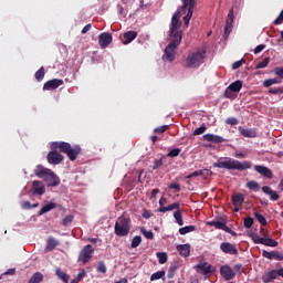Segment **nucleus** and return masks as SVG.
I'll use <instances>...</instances> for the list:
<instances>
[{"label":"nucleus","mask_w":283,"mask_h":283,"mask_svg":"<svg viewBox=\"0 0 283 283\" xmlns=\"http://www.w3.org/2000/svg\"><path fill=\"white\" fill-rule=\"evenodd\" d=\"M181 10H177L171 18L169 36L171 41L165 49L163 61H169L170 63L176 60V49L182 43V22H180V14L185 13L188 8V13L184 17L185 25H189V21L193 17V8H196V0H182Z\"/></svg>","instance_id":"f257e3e1"},{"label":"nucleus","mask_w":283,"mask_h":283,"mask_svg":"<svg viewBox=\"0 0 283 283\" xmlns=\"http://www.w3.org/2000/svg\"><path fill=\"white\" fill-rule=\"evenodd\" d=\"M50 147L51 151L46 156L50 165H61V161L64 160V157L61 154H65L69 160L74 163L83 151L81 145L71 146L67 142H53ZM59 151H61V154Z\"/></svg>","instance_id":"f03ea898"},{"label":"nucleus","mask_w":283,"mask_h":283,"mask_svg":"<svg viewBox=\"0 0 283 283\" xmlns=\"http://www.w3.org/2000/svg\"><path fill=\"white\" fill-rule=\"evenodd\" d=\"M213 167L217 169H237V171H244V169H251V161H240L231 159L229 157H221L218 159V163L213 164Z\"/></svg>","instance_id":"7ed1b4c3"},{"label":"nucleus","mask_w":283,"mask_h":283,"mask_svg":"<svg viewBox=\"0 0 283 283\" xmlns=\"http://www.w3.org/2000/svg\"><path fill=\"white\" fill-rule=\"evenodd\" d=\"M114 231L118 238H127L129 231H132V219L122 214L115 222Z\"/></svg>","instance_id":"20e7f679"},{"label":"nucleus","mask_w":283,"mask_h":283,"mask_svg":"<svg viewBox=\"0 0 283 283\" xmlns=\"http://www.w3.org/2000/svg\"><path fill=\"white\" fill-rule=\"evenodd\" d=\"M205 59H207V50L198 49L195 52L188 54L186 59V65L192 70L200 67L202 63H205Z\"/></svg>","instance_id":"39448f33"},{"label":"nucleus","mask_w":283,"mask_h":283,"mask_svg":"<svg viewBox=\"0 0 283 283\" xmlns=\"http://www.w3.org/2000/svg\"><path fill=\"white\" fill-rule=\"evenodd\" d=\"M250 238L254 244H263L264 247H271L272 249H275V247L279 244L275 239H271L270 237L262 238L255 232L250 233Z\"/></svg>","instance_id":"423d86ee"},{"label":"nucleus","mask_w":283,"mask_h":283,"mask_svg":"<svg viewBox=\"0 0 283 283\" xmlns=\"http://www.w3.org/2000/svg\"><path fill=\"white\" fill-rule=\"evenodd\" d=\"M93 253H94V249L92 248V244L85 245L78 254L77 262H83V264H87V262L92 260Z\"/></svg>","instance_id":"0eeeda50"},{"label":"nucleus","mask_w":283,"mask_h":283,"mask_svg":"<svg viewBox=\"0 0 283 283\" xmlns=\"http://www.w3.org/2000/svg\"><path fill=\"white\" fill-rule=\"evenodd\" d=\"M220 251L226 253V255H238V247L231 242L220 243Z\"/></svg>","instance_id":"6e6552de"},{"label":"nucleus","mask_w":283,"mask_h":283,"mask_svg":"<svg viewBox=\"0 0 283 283\" xmlns=\"http://www.w3.org/2000/svg\"><path fill=\"white\" fill-rule=\"evenodd\" d=\"M113 41L112 34L109 32H104L98 35V43L102 49L107 48Z\"/></svg>","instance_id":"1a4fd4ad"},{"label":"nucleus","mask_w":283,"mask_h":283,"mask_svg":"<svg viewBox=\"0 0 283 283\" xmlns=\"http://www.w3.org/2000/svg\"><path fill=\"white\" fill-rule=\"evenodd\" d=\"M44 180H45L48 187H59L61 185V179L52 170L50 171V174L48 175V177Z\"/></svg>","instance_id":"9d476101"},{"label":"nucleus","mask_w":283,"mask_h":283,"mask_svg":"<svg viewBox=\"0 0 283 283\" xmlns=\"http://www.w3.org/2000/svg\"><path fill=\"white\" fill-rule=\"evenodd\" d=\"M254 171L263 176V178H269L270 180L273 178V171H271L266 166L256 165L254 166Z\"/></svg>","instance_id":"9b49d317"},{"label":"nucleus","mask_w":283,"mask_h":283,"mask_svg":"<svg viewBox=\"0 0 283 283\" xmlns=\"http://www.w3.org/2000/svg\"><path fill=\"white\" fill-rule=\"evenodd\" d=\"M43 193H45V186L40 180H34L32 182V195L43 196Z\"/></svg>","instance_id":"f8f14e48"},{"label":"nucleus","mask_w":283,"mask_h":283,"mask_svg":"<svg viewBox=\"0 0 283 283\" xmlns=\"http://www.w3.org/2000/svg\"><path fill=\"white\" fill-rule=\"evenodd\" d=\"M197 271H200V273H202V275H209L211 273H213V271H216V269H213V265L203 262V263H199L196 265Z\"/></svg>","instance_id":"ddd939ff"},{"label":"nucleus","mask_w":283,"mask_h":283,"mask_svg":"<svg viewBox=\"0 0 283 283\" xmlns=\"http://www.w3.org/2000/svg\"><path fill=\"white\" fill-rule=\"evenodd\" d=\"M232 25H233V9H231L228 13V19L226 22L224 35H223L226 39L231 34Z\"/></svg>","instance_id":"4468645a"},{"label":"nucleus","mask_w":283,"mask_h":283,"mask_svg":"<svg viewBox=\"0 0 283 283\" xmlns=\"http://www.w3.org/2000/svg\"><path fill=\"white\" fill-rule=\"evenodd\" d=\"M220 274L224 280H233V277H235V273L229 265H222L220 269Z\"/></svg>","instance_id":"2eb2a0df"},{"label":"nucleus","mask_w":283,"mask_h":283,"mask_svg":"<svg viewBox=\"0 0 283 283\" xmlns=\"http://www.w3.org/2000/svg\"><path fill=\"white\" fill-rule=\"evenodd\" d=\"M239 132L244 138H258V130H255V128H244L240 126Z\"/></svg>","instance_id":"dca6fc26"},{"label":"nucleus","mask_w":283,"mask_h":283,"mask_svg":"<svg viewBox=\"0 0 283 283\" xmlns=\"http://www.w3.org/2000/svg\"><path fill=\"white\" fill-rule=\"evenodd\" d=\"M203 139L208 143H217V145H220L221 143H227V139L224 137L213 134L203 135Z\"/></svg>","instance_id":"f3484780"},{"label":"nucleus","mask_w":283,"mask_h":283,"mask_svg":"<svg viewBox=\"0 0 283 283\" xmlns=\"http://www.w3.org/2000/svg\"><path fill=\"white\" fill-rule=\"evenodd\" d=\"M61 85H63V80L53 78L44 83L43 90H56L57 87H61Z\"/></svg>","instance_id":"a211bd4d"},{"label":"nucleus","mask_w":283,"mask_h":283,"mask_svg":"<svg viewBox=\"0 0 283 283\" xmlns=\"http://www.w3.org/2000/svg\"><path fill=\"white\" fill-rule=\"evenodd\" d=\"M177 251L181 258H189L191 255V245L189 244H179L177 245Z\"/></svg>","instance_id":"6ab92c4d"},{"label":"nucleus","mask_w":283,"mask_h":283,"mask_svg":"<svg viewBox=\"0 0 283 283\" xmlns=\"http://www.w3.org/2000/svg\"><path fill=\"white\" fill-rule=\"evenodd\" d=\"M137 36H138V32H136V31L125 32L123 34V38H124L123 44L124 45H129V43H132V41H134Z\"/></svg>","instance_id":"aec40b11"},{"label":"nucleus","mask_w":283,"mask_h":283,"mask_svg":"<svg viewBox=\"0 0 283 283\" xmlns=\"http://www.w3.org/2000/svg\"><path fill=\"white\" fill-rule=\"evenodd\" d=\"M277 270H271L263 274L262 280L264 283H271L273 280H277Z\"/></svg>","instance_id":"412c9836"},{"label":"nucleus","mask_w":283,"mask_h":283,"mask_svg":"<svg viewBox=\"0 0 283 283\" xmlns=\"http://www.w3.org/2000/svg\"><path fill=\"white\" fill-rule=\"evenodd\" d=\"M262 191L263 193H265L266 196H270L271 200H280V195H277L276 191H274L273 189H271L270 186H263L262 187Z\"/></svg>","instance_id":"4be33fe9"},{"label":"nucleus","mask_w":283,"mask_h":283,"mask_svg":"<svg viewBox=\"0 0 283 283\" xmlns=\"http://www.w3.org/2000/svg\"><path fill=\"white\" fill-rule=\"evenodd\" d=\"M52 170L51 169H48L43 166H38L34 174L38 178H45L48 177V175L51 172Z\"/></svg>","instance_id":"5701e85b"},{"label":"nucleus","mask_w":283,"mask_h":283,"mask_svg":"<svg viewBox=\"0 0 283 283\" xmlns=\"http://www.w3.org/2000/svg\"><path fill=\"white\" fill-rule=\"evenodd\" d=\"M233 207H242L244 205V196L240 192L232 195Z\"/></svg>","instance_id":"b1692460"},{"label":"nucleus","mask_w":283,"mask_h":283,"mask_svg":"<svg viewBox=\"0 0 283 283\" xmlns=\"http://www.w3.org/2000/svg\"><path fill=\"white\" fill-rule=\"evenodd\" d=\"M56 247H59V241H56L54 237H49L46 241V247H45L46 253H49L50 251H54Z\"/></svg>","instance_id":"393cba45"},{"label":"nucleus","mask_w":283,"mask_h":283,"mask_svg":"<svg viewBox=\"0 0 283 283\" xmlns=\"http://www.w3.org/2000/svg\"><path fill=\"white\" fill-rule=\"evenodd\" d=\"M55 275L59 277V280H62V282L67 283L70 282V275H67L63 270L60 268L55 269Z\"/></svg>","instance_id":"a878e982"},{"label":"nucleus","mask_w":283,"mask_h":283,"mask_svg":"<svg viewBox=\"0 0 283 283\" xmlns=\"http://www.w3.org/2000/svg\"><path fill=\"white\" fill-rule=\"evenodd\" d=\"M52 209H56V203L51 202V203L45 205L44 207H42L41 210L39 211V216H43V214L52 211Z\"/></svg>","instance_id":"bb28decb"},{"label":"nucleus","mask_w":283,"mask_h":283,"mask_svg":"<svg viewBox=\"0 0 283 283\" xmlns=\"http://www.w3.org/2000/svg\"><path fill=\"white\" fill-rule=\"evenodd\" d=\"M43 273L41 272H35L29 280L28 283H41L43 282Z\"/></svg>","instance_id":"cd10ccee"},{"label":"nucleus","mask_w":283,"mask_h":283,"mask_svg":"<svg viewBox=\"0 0 283 283\" xmlns=\"http://www.w3.org/2000/svg\"><path fill=\"white\" fill-rule=\"evenodd\" d=\"M228 87H230V90H232V92L238 94V92H240V90H242V81L238 80L235 82H232Z\"/></svg>","instance_id":"c85d7f7f"},{"label":"nucleus","mask_w":283,"mask_h":283,"mask_svg":"<svg viewBox=\"0 0 283 283\" xmlns=\"http://www.w3.org/2000/svg\"><path fill=\"white\" fill-rule=\"evenodd\" d=\"M174 218L179 227H182V224H185V221L182 220V210H176L174 212Z\"/></svg>","instance_id":"c756f323"},{"label":"nucleus","mask_w":283,"mask_h":283,"mask_svg":"<svg viewBox=\"0 0 283 283\" xmlns=\"http://www.w3.org/2000/svg\"><path fill=\"white\" fill-rule=\"evenodd\" d=\"M176 271H178V264L172 263L169 266V270H168V273H167L168 280H174V276L176 275Z\"/></svg>","instance_id":"7c9ffc66"},{"label":"nucleus","mask_w":283,"mask_h":283,"mask_svg":"<svg viewBox=\"0 0 283 283\" xmlns=\"http://www.w3.org/2000/svg\"><path fill=\"white\" fill-rule=\"evenodd\" d=\"M192 231H196V226H186L179 229L180 235H187V233H192Z\"/></svg>","instance_id":"2f4dec72"},{"label":"nucleus","mask_w":283,"mask_h":283,"mask_svg":"<svg viewBox=\"0 0 283 283\" xmlns=\"http://www.w3.org/2000/svg\"><path fill=\"white\" fill-rule=\"evenodd\" d=\"M207 227H214V229H219L222 231V228L224 227V222L222 221H207Z\"/></svg>","instance_id":"473e14b6"},{"label":"nucleus","mask_w":283,"mask_h":283,"mask_svg":"<svg viewBox=\"0 0 283 283\" xmlns=\"http://www.w3.org/2000/svg\"><path fill=\"white\" fill-rule=\"evenodd\" d=\"M140 242H143V238L140 235L134 237L130 243V249H138V247H140Z\"/></svg>","instance_id":"72a5a7b5"},{"label":"nucleus","mask_w":283,"mask_h":283,"mask_svg":"<svg viewBox=\"0 0 283 283\" xmlns=\"http://www.w3.org/2000/svg\"><path fill=\"white\" fill-rule=\"evenodd\" d=\"M254 218L258 220V222H260L261 227H266V218L262 213L254 212Z\"/></svg>","instance_id":"f704fd0d"},{"label":"nucleus","mask_w":283,"mask_h":283,"mask_svg":"<svg viewBox=\"0 0 283 283\" xmlns=\"http://www.w3.org/2000/svg\"><path fill=\"white\" fill-rule=\"evenodd\" d=\"M180 151H182L180 148L170 149L167 154V158H178V156H180Z\"/></svg>","instance_id":"c9c22d12"},{"label":"nucleus","mask_w":283,"mask_h":283,"mask_svg":"<svg viewBox=\"0 0 283 283\" xmlns=\"http://www.w3.org/2000/svg\"><path fill=\"white\" fill-rule=\"evenodd\" d=\"M280 83H282V82L277 78H269L263 82V85H264V87H271V85H277Z\"/></svg>","instance_id":"e433bc0d"},{"label":"nucleus","mask_w":283,"mask_h":283,"mask_svg":"<svg viewBox=\"0 0 283 283\" xmlns=\"http://www.w3.org/2000/svg\"><path fill=\"white\" fill-rule=\"evenodd\" d=\"M269 63H271V59L265 57L256 64L255 70H263V67H266Z\"/></svg>","instance_id":"4c0bfd02"},{"label":"nucleus","mask_w":283,"mask_h":283,"mask_svg":"<svg viewBox=\"0 0 283 283\" xmlns=\"http://www.w3.org/2000/svg\"><path fill=\"white\" fill-rule=\"evenodd\" d=\"M161 277H165V271L155 272L150 276V282H155V280H161Z\"/></svg>","instance_id":"58836bf2"},{"label":"nucleus","mask_w":283,"mask_h":283,"mask_svg":"<svg viewBox=\"0 0 283 283\" xmlns=\"http://www.w3.org/2000/svg\"><path fill=\"white\" fill-rule=\"evenodd\" d=\"M35 78L38 81H42L43 78H45V67L42 66L40 70L35 72Z\"/></svg>","instance_id":"ea45409f"},{"label":"nucleus","mask_w":283,"mask_h":283,"mask_svg":"<svg viewBox=\"0 0 283 283\" xmlns=\"http://www.w3.org/2000/svg\"><path fill=\"white\" fill-rule=\"evenodd\" d=\"M275 252H276V251H271V252H269V251H266V250H263V251H262V256H263V258H266V260H275Z\"/></svg>","instance_id":"a19ab883"},{"label":"nucleus","mask_w":283,"mask_h":283,"mask_svg":"<svg viewBox=\"0 0 283 283\" xmlns=\"http://www.w3.org/2000/svg\"><path fill=\"white\" fill-rule=\"evenodd\" d=\"M159 264H167V254L165 252H157Z\"/></svg>","instance_id":"79ce46f5"},{"label":"nucleus","mask_w":283,"mask_h":283,"mask_svg":"<svg viewBox=\"0 0 283 283\" xmlns=\"http://www.w3.org/2000/svg\"><path fill=\"white\" fill-rule=\"evenodd\" d=\"M73 220H74V216H72V214L64 217L62 219L63 227H67V226L72 224Z\"/></svg>","instance_id":"37998d69"},{"label":"nucleus","mask_w":283,"mask_h":283,"mask_svg":"<svg viewBox=\"0 0 283 283\" xmlns=\"http://www.w3.org/2000/svg\"><path fill=\"white\" fill-rule=\"evenodd\" d=\"M226 98H235L238 95H235L234 91L231 90L230 86H228L224 91Z\"/></svg>","instance_id":"c03bdc74"},{"label":"nucleus","mask_w":283,"mask_h":283,"mask_svg":"<svg viewBox=\"0 0 283 283\" xmlns=\"http://www.w3.org/2000/svg\"><path fill=\"white\" fill-rule=\"evenodd\" d=\"M247 187H248V189L255 191V190L260 189V184H258V181L251 180L247 184Z\"/></svg>","instance_id":"a18cd8bd"},{"label":"nucleus","mask_w":283,"mask_h":283,"mask_svg":"<svg viewBox=\"0 0 283 283\" xmlns=\"http://www.w3.org/2000/svg\"><path fill=\"white\" fill-rule=\"evenodd\" d=\"M207 132V126L203 124L193 130V136H200Z\"/></svg>","instance_id":"49530a36"},{"label":"nucleus","mask_w":283,"mask_h":283,"mask_svg":"<svg viewBox=\"0 0 283 283\" xmlns=\"http://www.w3.org/2000/svg\"><path fill=\"white\" fill-rule=\"evenodd\" d=\"M244 63H247V60L243 57L240 61H237L232 64V70H240V67H242V65H244Z\"/></svg>","instance_id":"de8ad7c7"},{"label":"nucleus","mask_w":283,"mask_h":283,"mask_svg":"<svg viewBox=\"0 0 283 283\" xmlns=\"http://www.w3.org/2000/svg\"><path fill=\"white\" fill-rule=\"evenodd\" d=\"M140 232L143 233V235L146 237L147 240H154V232L153 231H147V230H145V228H142Z\"/></svg>","instance_id":"09e8293b"},{"label":"nucleus","mask_w":283,"mask_h":283,"mask_svg":"<svg viewBox=\"0 0 283 283\" xmlns=\"http://www.w3.org/2000/svg\"><path fill=\"white\" fill-rule=\"evenodd\" d=\"M169 129V125H163L154 129L155 134H165Z\"/></svg>","instance_id":"8fccbe9b"},{"label":"nucleus","mask_w":283,"mask_h":283,"mask_svg":"<svg viewBox=\"0 0 283 283\" xmlns=\"http://www.w3.org/2000/svg\"><path fill=\"white\" fill-rule=\"evenodd\" d=\"M198 176H205V171L202 170H196L192 174L187 176L188 180H191V178H198Z\"/></svg>","instance_id":"3c124183"},{"label":"nucleus","mask_w":283,"mask_h":283,"mask_svg":"<svg viewBox=\"0 0 283 283\" xmlns=\"http://www.w3.org/2000/svg\"><path fill=\"white\" fill-rule=\"evenodd\" d=\"M245 229H251L253 227V218L248 217L243 220Z\"/></svg>","instance_id":"603ef678"},{"label":"nucleus","mask_w":283,"mask_h":283,"mask_svg":"<svg viewBox=\"0 0 283 283\" xmlns=\"http://www.w3.org/2000/svg\"><path fill=\"white\" fill-rule=\"evenodd\" d=\"M98 273H107V266L105 265V262L99 261L97 265Z\"/></svg>","instance_id":"864d4df0"},{"label":"nucleus","mask_w":283,"mask_h":283,"mask_svg":"<svg viewBox=\"0 0 283 283\" xmlns=\"http://www.w3.org/2000/svg\"><path fill=\"white\" fill-rule=\"evenodd\" d=\"M168 188L174 189L175 193H180L181 191L180 184L172 182L168 186Z\"/></svg>","instance_id":"5fc2aeb1"},{"label":"nucleus","mask_w":283,"mask_h":283,"mask_svg":"<svg viewBox=\"0 0 283 283\" xmlns=\"http://www.w3.org/2000/svg\"><path fill=\"white\" fill-rule=\"evenodd\" d=\"M175 209L180 210V202H174L171 205L168 206V211H174Z\"/></svg>","instance_id":"6e6d98bb"},{"label":"nucleus","mask_w":283,"mask_h":283,"mask_svg":"<svg viewBox=\"0 0 283 283\" xmlns=\"http://www.w3.org/2000/svg\"><path fill=\"white\" fill-rule=\"evenodd\" d=\"M163 165V159H156L154 161V165L151 166V169L156 170V169H160V166Z\"/></svg>","instance_id":"4d7b16f0"},{"label":"nucleus","mask_w":283,"mask_h":283,"mask_svg":"<svg viewBox=\"0 0 283 283\" xmlns=\"http://www.w3.org/2000/svg\"><path fill=\"white\" fill-rule=\"evenodd\" d=\"M238 123H239L238 118H235V117H229L226 119L227 125H238Z\"/></svg>","instance_id":"13d9d810"},{"label":"nucleus","mask_w":283,"mask_h":283,"mask_svg":"<svg viewBox=\"0 0 283 283\" xmlns=\"http://www.w3.org/2000/svg\"><path fill=\"white\" fill-rule=\"evenodd\" d=\"M274 260H276L277 262H283V253L276 251L274 254Z\"/></svg>","instance_id":"bf43d9fd"},{"label":"nucleus","mask_w":283,"mask_h":283,"mask_svg":"<svg viewBox=\"0 0 283 283\" xmlns=\"http://www.w3.org/2000/svg\"><path fill=\"white\" fill-rule=\"evenodd\" d=\"M269 92H270V94H282L283 93L282 88H280V87L270 88Z\"/></svg>","instance_id":"052dcab7"},{"label":"nucleus","mask_w":283,"mask_h":283,"mask_svg":"<svg viewBox=\"0 0 283 283\" xmlns=\"http://www.w3.org/2000/svg\"><path fill=\"white\" fill-rule=\"evenodd\" d=\"M264 48H266V45L264 44H259L255 49H254V54H260V52H262L264 50Z\"/></svg>","instance_id":"680f3d73"},{"label":"nucleus","mask_w":283,"mask_h":283,"mask_svg":"<svg viewBox=\"0 0 283 283\" xmlns=\"http://www.w3.org/2000/svg\"><path fill=\"white\" fill-rule=\"evenodd\" d=\"M274 73L276 74V76H279L280 78H283V67H276L274 70Z\"/></svg>","instance_id":"e2e57ef3"},{"label":"nucleus","mask_w":283,"mask_h":283,"mask_svg":"<svg viewBox=\"0 0 283 283\" xmlns=\"http://www.w3.org/2000/svg\"><path fill=\"white\" fill-rule=\"evenodd\" d=\"M92 30V23L86 24L83 29H82V34H87V32H90Z\"/></svg>","instance_id":"0e129e2a"},{"label":"nucleus","mask_w":283,"mask_h":283,"mask_svg":"<svg viewBox=\"0 0 283 283\" xmlns=\"http://www.w3.org/2000/svg\"><path fill=\"white\" fill-rule=\"evenodd\" d=\"M260 233L263 238H269V230L260 228Z\"/></svg>","instance_id":"69168bd1"},{"label":"nucleus","mask_w":283,"mask_h":283,"mask_svg":"<svg viewBox=\"0 0 283 283\" xmlns=\"http://www.w3.org/2000/svg\"><path fill=\"white\" fill-rule=\"evenodd\" d=\"M83 277H85V270H83L82 272H80L76 276L75 280H77V282H81V280H83Z\"/></svg>","instance_id":"338daca9"},{"label":"nucleus","mask_w":283,"mask_h":283,"mask_svg":"<svg viewBox=\"0 0 283 283\" xmlns=\"http://www.w3.org/2000/svg\"><path fill=\"white\" fill-rule=\"evenodd\" d=\"M158 193H160V189H158V188L153 189L150 198H156V196H158Z\"/></svg>","instance_id":"774afa93"}]
</instances>
